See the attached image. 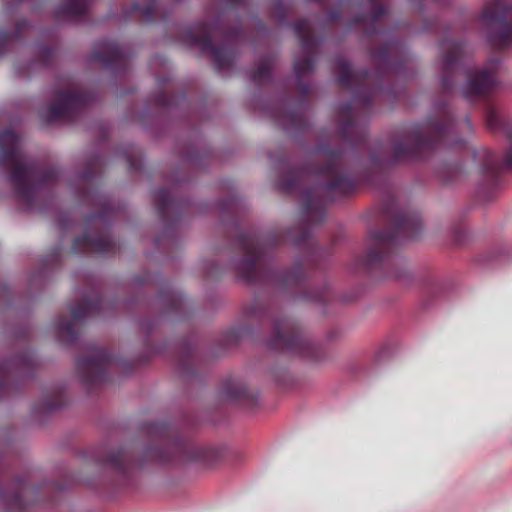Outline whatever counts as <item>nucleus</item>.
I'll return each mask as SVG.
<instances>
[{"label":"nucleus","mask_w":512,"mask_h":512,"mask_svg":"<svg viewBox=\"0 0 512 512\" xmlns=\"http://www.w3.org/2000/svg\"><path fill=\"white\" fill-rule=\"evenodd\" d=\"M0 148V164L11 168L9 180L16 196L32 209L38 192L58 180L59 170L28 158L21 149L20 135L11 128L0 131Z\"/></svg>","instance_id":"5"},{"label":"nucleus","mask_w":512,"mask_h":512,"mask_svg":"<svg viewBox=\"0 0 512 512\" xmlns=\"http://www.w3.org/2000/svg\"><path fill=\"white\" fill-rule=\"evenodd\" d=\"M65 396L60 387L53 388L43 394L42 398L37 404V410L43 412H50L61 408L65 404Z\"/></svg>","instance_id":"26"},{"label":"nucleus","mask_w":512,"mask_h":512,"mask_svg":"<svg viewBox=\"0 0 512 512\" xmlns=\"http://www.w3.org/2000/svg\"><path fill=\"white\" fill-rule=\"evenodd\" d=\"M28 28V21L25 19H20L16 22V29L13 33L7 31L2 32L0 35V56L5 54L11 39H20L22 34H24Z\"/></svg>","instance_id":"28"},{"label":"nucleus","mask_w":512,"mask_h":512,"mask_svg":"<svg viewBox=\"0 0 512 512\" xmlns=\"http://www.w3.org/2000/svg\"><path fill=\"white\" fill-rule=\"evenodd\" d=\"M35 369V359L28 350L0 363V398L10 392L16 380L32 377Z\"/></svg>","instance_id":"17"},{"label":"nucleus","mask_w":512,"mask_h":512,"mask_svg":"<svg viewBox=\"0 0 512 512\" xmlns=\"http://www.w3.org/2000/svg\"><path fill=\"white\" fill-rule=\"evenodd\" d=\"M274 63V56L265 55L262 57L258 63L257 68L251 72V80L259 85L270 82L272 79Z\"/></svg>","instance_id":"27"},{"label":"nucleus","mask_w":512,"mask_h":512,"mask_svg":"<svg viewBox=\"0 0 512 512\" xmlns=\"http://www.w3.org/2000/svg\"><path fill=\"white\" fill-rule=\"evenodd\" d=\"M111 306L112 303L104 299L99 291L92 286L90 294L85 295L81 302L74 303L70 307L72 320L65 315L58 317L55 323L57 336L67 344L73 343L77 339L75 322L82 321L89 316L100 315Z\"/></svg>","instance_id":"11"},{"label":"nucleus","mask_w":512,"mask_h":512,"mask_svg":"<svg viewBox=\"0 0 512 512\" xmlns=\"http://www.w3.org/2000/svg\"><path fill=\"white\" fill-rule=\"evenodd\" d=\"M224 14L212 21H204L187 28L180 40L187 45L196 46L203 53H209L217 71L232 68L235 54L231 47L243 36L239 25L226 27L223 25Z\"/></svg>","instance_id":"7"},{"label":"nucleus","mask_w":512,"mask_h":512,"mask_svg":"<svg viewBox=\"0 0 512 512\" xmlns=\"http://www.w3.org/2000/svg\"><path fill=\"white\" fill-rule=\"evenodd\" d=\"M150 439L143 459H134L131 451L126 448L109 451L97 456V462L122 478H127L134 466H142L145 461L168 463L175 459L184 461H200L212 465L218 458V451L210 447H202L184 439L174 426L166 421L149 423L145 427Z\"/></svg>","instance_id":"3"},{"label":"nucleus","mask_w":512,"mask_h":512,"mask_svg":"<svg viewBox=\"0 0 512 512\" xmlns=\"http://www.w3.org/2000/svg\"><path fill=\"white\" fill-rule=\"evenodd\" d=\"M251 333V329L248 327H237L231 331V334L234 338H242L246 337Z\"/></svg>","instance_id":"36"},{"label":"nucleus","mask_w":512,"mask_h":512,"mask_svg":"<svg viewBox=\"0 0 512 512\" xmlns=\"http://www.w3.org/2000/svg\"><path fill=\"white\" fill-rule=\"evenodd\" d=\"M54 96L55 101L41 112V118L46 122L74 121L95 98L91 92L78 88L56 89Z\"/></svg>","instance_id":"14"},{"label":"nucleus","mask_w":512,"mask_h":512,"mask_svg":"<svg viewBox=\"0 0 512 512\" xmlns=\"http://www.w3.org/2000/svg\"><path fill=\"white\" fill-rule=\"evenodd\" d=\"M103 164L104 159L101 156H95L88 162L87 168L81 176L85 186L92 183L93 178L101 171Z\"/></svg>","instance_id":"29"},{"label":"nucleus","mask_w":512,"mask_h":512,"mask_svg":"<svg viewBox=\"0 0 512 512\" xmlns=\"http://www.w3.org/2000/svg\"><path fill=\"white\" fill-rule=\"evenodd\" d=\"M481 19L487 27L489 43L498 49L512 46V2H489Z\"/></svg>","instance_id":"12"},{"label":"nucleus","mask_w":512,"mask_h":512,"mask_svg":"<svg viewBox=\"0 0 512 512\" xmlns=\"http://www.w3.org/2000/svg\"><path fill=\"white\" fill-rule=\"evenodd\" d=\"M153 204L165 225L164 231L156 237L155 244L157 249L166 251L176 245V228L188 211L189 202L174 198L169 188L160 187L153 191Z\"/></svg>","instance_id":"9"},{"label":"nucleus","mask_w":512,"mask_h":512,"mask_svg":"<svg viewBox=\"0 0 512 512\" xmlns=\"http://www.w3.org/2000/svg\"><path fill=\"white\" fill-rule=\"evenodd\" d=\"M170 81V78L169 77H161V76H158L157 77V82L160 86H163L165 85L166 83H168Z\"/></svg>","instance_id":"39"},{"label":"nucleus","mask_w":512,"mask_h":512,"mask_svg":"<svg viewBox=\"0 0 512 512\" xmlns=\"http://www.w3.org/2000/svg\"><path fill=\"white\" fill-rule=\"evenodd\" d=\"M154 309L158 310L157 320L170 319L178 321L189 315L188 302L170 283H165L154 300Z\"/></svg>","instance_id":"18"},{"label":"nucleus","mask_w":512,"mask_h":512,"mask_svg":"<svg viewBox=\"0 0 512 512\" xmlns=\"http://www.w3.org/2000/svg\"><path fill=\"white\" fill-rule=\"evenodd\" d=\"M222 393L228 399L253 407L257 404L256 395L243 383L234 379H227L222 384Z\"/></svg>","instance_id":"24"},{"label":"nucleus","mask_w":512,"mask_h":512,"mask_svg":"<svg viewBox=\"0 0 512 512\" xmlns=\"http://www.w3.org/2000/svg\"><path fill=\"white\" fill-rule=\"evenodd\" d=\"M92 58L114 73L124 72L129 68V56L122 47L113 41L100 42L98 47L93 50Z\"/></svg>","instance_id":"21"},{"label":"nucleus","mask_w":512,"mask_h":512,"mask_svg":"<svg viewBox=\"0 0 512 512\" xmlns=\"http://www.w3.org/2000/svg\"><path fill=\"white\" fill-rule=\"evenodd\" d=\"M293 29L304 53L302 56L296 58L294 71L300 94L305 98L310 92V86L303 81V75L314 69L316 53L320 41L313 33V24L310 19L305 18L295 21L293 23Z\"/></svg>","instance_id":"13"},{"label":"nucleus","mask_w":512,"mask_h":512,"mask_svg":"<svg viewBox=\"0 0 512 512\" xmlns=\"http://www.w3.org/2000/svg\"><path fill=\"white\" fill-rule=\"evenodd\" d=\"M499 66L500 61L492 58L481 69L465 70L467 82L462 90L464 97L469 101L477 99L487 101L484 113L488 129L493 132H503L510 142V147L503 161L495 152L485 147L473 150V158L479 163L480 172L485 177L487 185L492 187L498 184L502 169H512V122L510 123L503 118L493 103L488 101L492 91L499 83L497 79Z\"/></svg>","instance_id":"4"},{"label":"nucleus","mask_w":512,"mask_h":512,"mask_svg":"<svg viewBox=\"0 0 512 512\" xmlns=\"http://www.w3.org/2000/svg\"><path fill=\"white\" fill-rule=\"evenodd\" d=\"M463 174V167L459 163L444 165L440 171L439 176L446 183L457 181Z\"/></svg>","instance_id":"30"},{"label":"nucleus","mask_w":512,"mask_h":512,"mask_svg":"<svg viewBox=\"0 0 512 512\" xmlns=\"http://www.w3.org/2000/svg\"><path fill=\"white\" fill-rule=\"evenodd\" d=\"M131 11L123 16L126 20H137L141 23H157L166 21L168 15L163 7L164 2H132Z\"/></svg>","instance_id":"22"},{"label":"nucleus","mask_w":512,"mask_h":512,"mask_svg":"<svg viewBox=\"0 0 512 512\" xmlns=\"http://www.w3.org/2000/svg\"><path fill=\"white\" fill-rule=\"evenodd\" d=\"M441 47L444 50L442 63V89L446 94L453 92L455 87V75L460 69V60L464 49V44L460 41H443Z\"/></svg>","instance_id":"20"},{"label":"nucleus","mask_w":512,"mask_h":512,"mask_svg":"<svg viewBox=\"0 0 512 512\" xmlns=\"http://www.w3.org/2000/svg\"><path fill=\"white\" fill-rule=\"evenodd\" d=\"M142 326H143V328H144L145 330H147L148 332H149L150 330H152V329H153V327H154V325H150V324H149V323H147V322H143V323H142Z\"/></svg>","instance_id":"41"},{"label":"nucleus","mask_w":512,"mask_h":512,"mask_svg":"<svg viewBox=\"0 0 512 512\" xmlns=\"http://www.w3.org/2000/svg\"><path fill=\"white\" fill-rule=\"evenodd\" d=\"M270 117L289 133L302 134L309 128L307 105L301 101L295 107L279 103L269 110Z\"/></svg>","instance_id":"19"},{"label":"nucleus","mask_w":512,"mask_h":512,"mask_svg":"<svg viewBox=\"0 0 512 512\" xmlns=\"http://www.w3.org/2000/svg\"><path fill=\"white\" fill-rule=\"evenodd\" d=\"M39 488L28 483V476L15 478L6 489L0 490L3 512H26L29 505L39 501Z\"/></svg>","instance_id":"16"},{"label":"nucleus","mask_w":512,"mask_h":512,"mask_svg":"<svg viewBox=\"0 0 512 512\" xmlns=\"http://www.w3.org/2000/svg\"><path fill=\"white\" fill-rule=\"evenodd\" d=\"M339 5L332 9L325 17L326 24H332L338 21L342 22L341 12L343 10H361V13L355 15L347 21L349 29L359 28L366 36L382 34L384 31L381 26L387 19V10L384 2H365L368 4L363 7L364 2H338Z\"/></svg>","instance_id":"10"},{"label":"nucleus","mask_w":512,"mask_h":512,"mask_svg":"<svg viewBox=\"0 0 512 512\" xmlns=\"http://www.w3.org/2000/svg\"><path fill=\"white\" fill-rule=\"evenodd\" d=\"M229 3H230V4H236L237 2L231 1V2H229Z\"/></svg>","instance_id":"42"},{"label":"nucleus","mask_w":512,"mask_h":512,"mask_svg":"<svg viewBox=\"0 0 512 512\" xmlns=\"http://www.w3.org/2000/svg\"><path fill=\"white\" fill-rule=\"evenodd\" d=\"M197 157V152L195 150L188 151L184 156V160L188 163H192Z\"/></svg>","instance_id":"37"},{"label":"nucleus","mask_w":512,"mask_h":512,"mask_svg":"<svg viewBox=\"0 0 512 512\" xmlns=\"http://www.w3.org/2000/svg\"><path fill=\"white\" fill-rule=\"evenodd\" d=\"M54 58V49L48 44L37 46V55L35 62L42 67L48 66Z\"/></svg>","instance_id":"31"},{"label":"nucleus","mask_w":512,"mask_h":512,"mask_svg":"<svg viewBox=\"0 0 512 512\" xmlns=\"http://www.w3.org/2000/svg\"><path fill=\"white\" fill-rule=\"evenodd\" d=\"M274 3H275V5L273 7V11L277 14L278 22L283 23L287 17L286 5H285L286 2L278 1V2H274Z\"/></svg>","instance_id":"35"},{"label":"nucleus","mask_w":512,"mask_h":512,"mask_svg":"<svg viewBox=\"0 0 512 512\" xmlns=\"http://www.w3.org/2000/svg\"><path fill=\"white\" fill-rule=\"evenodd\" d=\"M153 104H155L158 107H170L173 105H176V99L174 96L169 95L165 91H161L158 94H156L152 99Z\"/></svg>","instance_id":"32"},{"label":"nucleus","mask_w":512,"mask_h":512,"mask_svg":"<svg viewBox=\"0 0 512 512\" xmlns=\"http://www.w3.org/2000/svg\"><path fill=\"white\" fill-rule=\"evenodd\" d=\"M126 162L128 164L129 170L138 171L141 169L142 160L140 155L135 154L134 152L127 153Z\"/></svg>","instance_id":"34"},{"label":"nucleus","mask_w":512,"mask_h":512,"mask_svg":"<svg viewBox=\"0 0 512 512\" xmlns=\"http://www.w3.org/2000/svg\"><path fill=\"white\" fill-rule=\"evenodd\" d=\"M226 268L220 267L215 262L207 263L205 266V277L208 279L217 278Z\"/></svg>","instance_id":"33"},{"label":"nucleus","mask_w":512,"mask_h":512,"mask_svg":"<svg viewBox=\"0 0 512 512\" xmlns=\"http://www.w3.org/2000/svg\"><path fill=\"white\" fill-rule=\"evenodd\" d=\"M373 72L366 69L352 71L342 56L334 59L333 72L338 83L352 91V100L338 109L337 132L344 144L338 148L327 145L316 150L321 164L292 167L285 157L280 158L284 172L277 181L279 190L299 196L303 223L285 235L280 230L249 234L240 227L242 202L235 194L218 204L223 221L236 228L231 245L242 258L230 263V268L245 283L274 284L294 299L311 303H325L329 299L326 285L313 289L306 270L317 266L322 249L312 237L311 225L320 224L326 217V204L353 193L361 181L371 182L369 173L358 170L361 158L367 155L371 171L383 172L387 167L413 159L441 146L455 148L464 144L458 135L461 130L471 135L473 126L469 118L461 123L453 119L448 106L423 123L402 129L391 148L389 159L374 151L367 129L358 121L360 113L371 112L378 93H395L392 81L408 79L413 75L412 60L402 43L393 41L372 49Z\"/></svg>","instance_id":"1"},{"label":"nucleus","mask_w":512,"mask_h":512,"mask_svg":"<svg viewBox=\"0 0 512 512\" xmlns=\"http://www.w3.org/2000/svg\"><path fill=\"white\" fill-rule=\"evenodd\" d=\"M92 2H61L55 11L58 21L86 23L90 21Z\"/></svg>","instance_id":"23"},{"label":"nucleus","mask_w":512,"mask_h":512,"mask_svg":"<svg viewBox=\"0 0 512 512\" xmlns=\"http://www.w3.org/2000/svg\"><path fill=\"white\" fill-rule=\"evenodd\" d=\"M115 361V357L106 349L89 346L88 353L76 359V368L82 382L92 387L107 380V370Z\"/></svg>","instance_id":"15"},{"label":"nucleus","mask_w":512,"mask_h":512,"mask_svg":"<svg viewBox=\"0 0 512 512\" xmlns=\"http://www.w3.org/2000/svg\"><path fill=\"white\" fill-rule=\"evenodd\" d=\"M377 216L389 227L369 233L365 253L356 258L357 266L375 277L400 278L403 260L396 253L397 248L403 241L419 238L423 231L421 217L415 210L400 208L396 195L390 190L384 193Z\"/></svg>","instance_id":"2"},{"label":"nucleus","mask_w":512,"mask_h":512,"mask_svg":"<svg viewBox=\"0 0 512 512\" xmlns=\"http://www.w3.org/2000/svg\"><path fill=\"white\" fill-rule=\"evenodd\" d=\"M197 353L194 347L183 346L177 359V368L183 375H193L197 367Z\"/></svg>","instance_id":"25"},{"label":"nucleus","mask_w":512,"mask_h":512,"mask_svg":"<svg viewBox=\"0 0 512 512\" xmlns=\"http://www.w3.org/2000/svg\"><path fill=\"white\" fill-rule=\"evenodd\" d=\"M59 256H60V252L57 249V251L52 255V259L45 260V264L47 265L48 263H54V262L57 263L59 261Z\"/></svg>","instance_id":"38"},{"label":"nucleus","mask_w":512,"mask_h":512,"mask_svg":"<svg viewBox=\"0 0 512 512\" xmlns=\"http://www.w3.org/2000/svg\"><path fill=\"white\" fill-rule=\"evenodd\" d=\"M245 318L250 323L273 322L274 329L268 346L275 350L316 361L322 355L321 347L304 335L299 324L289 317H275L258 301L245 308Z\"/></svg>","instance_id":"6"},{"label":"nucleus","mask_w":512,"mask_h":512,"mask_svg":"<svg viewBox=\"0 0 512 512\" xmlns=\"http://www.w3.org/2000/svg\"><path fill=\"white\" fill-rule=\"evenodd\" d=\"M82 202L98 207V211L88 219L89 224L97 231H86L84 235L76 237L72 243V252L75 254H98L108 256L119 250L118 244L112 239L109 223L116 217V211L109 199L96 188L86 189L80 195Z\"/></svg>","instance_id":"8"},{"label":"nucleus","mask_w":512,"mask_h":512,"mask_svg":"<svg viewBox=\"0 0 512 512\" xmlns=\"http://www.w3.org/2000/svg\"><path fill=\"white\" fill-rule=\"evenodd\" d=\"M0 292H1L2 294H4L5 296L10 295V291H9V289L7 288V286H6V285H3V284H1V283H0Z\"/></svg>","instance_id":"40"}]
</instances>
